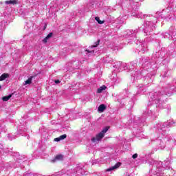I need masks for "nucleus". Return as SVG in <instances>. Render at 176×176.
Returning a JSON list of instances; mask_svg holds the SVG:
<instances>
[{"label":"nucleus","mask_w":176,"mask_h":176,"mask_svg":"<svg viewBox=\"0 0 176 176\" xmlns=\"http://www.w3.org/2000/svg\"><path fill=\"white\" fill-rule=\"evenodd\" d=\"M99 43H100V40H98L97 43H95V45H92L91 48L94 49V47H97V46H98Z\"/></svg>","instance_id":"7c9ffc66"},{"label":"nucleus","mask_w":176,"mask_h":176,"mask_svg":"<svg viewBox=\"0 0 176 176\" xmlns=\"http://www.w3.org/2000/svg\"><path fill=\"white\" fill-rule=\"evenodd\" d=\"M106 89L107 87L105 85H102L98 89V93H102V91H104V90H105Z\"/></svg>","instance_id":"a878e982"},{"label":"nucleus","mask_w":176,"mask_h":176,"mask_svg":"<svg viewBox=\"0 0 176 176\" xmlns=\"http://www.w3.org/2000/svg\"><path fill=\"white\" fill-rule=\"evenodd\" d=\"M175 122L171 121L169 122H164L163 124H162L161 123H158L157 124V127L158 129H160V131H162V130H166L167 132V129H166V127H167V126H173V124H174Z\"/></svg>","instance_id":"9d476101"},{"label":"nucleus","mask_w":176,"mask_h":176,"mask_svg":"<svg viewBox=\"0 0 176 176\" xmlns=\"http://www.w3.org/2000/svg\"><path fill=\"white\" fill-rule=\"evenodd\" d=\"M113 82H115L116 83H119V80H118V78H115V77H113Z\"/></svg>","instance_id":"2f4dec72"},{"label":"nucleus","mask_w":176,"mask_h":176,"mask_svg":"<svg viewBox=\"0 0 176 176\" xmlns=\"http://www.w3.org/2000/svg\"><path fill=\"white\" fill-rule=\"evenodd\" d=\"M7 78H9V74H3L0 76V82L2 81V80H5V79H6Z\"/></svg>","instance_id":"5701e85b"},{"label":"nucleus","mask_w":176,"mask_h":176,"mask_svg":"<svg viewBox=\"0 0 176 176\" xmlns=\"http://www.w3.org/2000/svg\"><path fill=\"white\" fill-rule=\"evenodd\" d=\"M86 52H87V53H94V50H87Z\"/></svg>","instance_id":"72a5a7b5"},{"label":"nucleus","mask_w":176,"mask_h":176,"mask_svg":"<svg viewBox=\"0 0 176 176\" xmlns=\"http://www.w3.org/2000/svg\"><path fill=\"white\" fill-rule=\"evenodd\" d=\"M148 164L153 166V168L150 171L151 176H167L164 175L165 170H167L170 166L169 161H165L163 166V162L160 161H155L153 159L148 160Z\"/></svg>","instance_id":"f257e3e1"},{"label":"nucleus","mask_w":176,"mask_h":176,"mask_svg":"<svg viewBox=\"0 0 176 176\" xmlns=\"http://www.w3.org/2000/svg\"><path fill=\"white\" fill-rule=\"evenodd\" d=\"M55 83H56V85H58V83H60V80H55Z\"/></svg>","instance_id":"f704fd0d"},{"label":"nucleus","mask_w":176,"mask_h":176,"mask_svg":"<svg viewBox=\"0 0 176 176\" xmlns=\"http://www.w3.org/2000/svg\"><path fill=\"white\" fill-rule=\"evenodd\" d=\"M175 89V88H174V87L168 85V87H166L165 89L166 96H171L174 93Z\"/></svg>","instance_id":"f8f14e48"},{"label":"nucleus","mask_w":176,"mask_h":176,"mask_svg":"<svg viewBox=\"0 0 176 176\" xmlns=\"http://www.w3.org/2000/svg\"><path fill=\"white\" fill-rule=\"evenodd\" d=\"M176 34V30H174L173 28L170 29V33L166 32L165 34H162V36L165 38L168 39H173L174 36Z\"/></svg>","instance_id":"6e6552de"},{"label":"nucleus","mask_w":176,"mask_h":176,"mask_svg":"<svg viewBox=\"0 0 176 176\" xmlns=\"http://www.w3.org/2000/svg\"><path fill=\"white\" fill-rule=\"evenodd\" d=\"M53 36V33L50 32L47 35V36L43 40V43H47V41Z\"/></svg>","instance_id":"aec40b11"},{"label":"nucleus","mask_w":176,"mask_h":176,"mask_svg":"<svg viewBox=\"0 0 176 176\" xmlns=\"http://www.w3.org/2000/svg\"><path fill=\"white\" fill-rule=\"evenodd\" d=\"M144 91V89H142V87H139V89L138 91L137 94H142Z\"/></svg>","instance_id":"c756f323"},{"label":"nucleus","mask_w":176,"mask_h":176,"mask_svg":"<svg viewBox=\"0 0 176 176\" xmlns=\"http://www.w3.org/2000/svg\"><path fill=\"white\" fill-rule=\"evenodd\" d=\"M136 33H137L136 30L133 31V30H128L126 32L125 35H127L128 36H131V37L134 36V37H135V34Z\"/></svg>","instance_id":"2eb2a0df"},{"label":"nucleus","mask_w":176,"mask_h":176,"mask_svg":"<svg viewBox=\"0 0 176 176\" xmlns=\"http://www.w3.org/2000/svg\"><path fill=\"white\" fill-rule=\"evenodd\" d=\"M63 159H64V156L61 154H59V155H58L55 157L53 162H57V161L63 160Z\"/></svg>","instance_id":"4be33fe9"},{"label":"nucleus","mask_w":176,"mask_h":176,"mask_svg":"<svg viewBox=\"0 0 176 176\" xmlns=\"http://www.w3.org/2000/svg\"><path fill=\"white\" fill-rule=\"evenodd\" d=\"M10 98H12V94H10L7 96H3L2 98L3 101H9V100H10Z\"/></svg>","instance_id":"bb28decb"},{"label":"nucleus","mask_w":176,"mask_h":176,"mask_svg":"<svg viewBox=\"0 0 176 176\" xmlns=\"http://www.w3.org/2000/svg\"><path fill=\"white\" fill-rule=\"evenodd\" d=\"M137 17H140V19H146V21L143 25V31L146 35H151V32L154 31L156 28V23H157V18L156 16H153V15H150L148 16L146 14H138L136 15Z\"/></svg>","instance_id":"f03ea898"},{"label":"nucleus","mask_w":176,"mask_h":176,"mask_svg":"<svg viewBox=\"0 0 176 176\" xmlns=\"http://www.w3.org/2000/svg\"><path fill=\"white\" fill-rule=\"evenodd\" d=\"M23 162H24L23 160L18 158L15 162L16 165H13L11 167H14V168H16V167H19V166H20V164H21Z\"/></svg>","instance_id":"a211bd4d"},{"label":"nucleus","mask_w":176,"mask_h":176,"mask_svg":"<svg viewBox=\"0 0 176 176\" xmlns=\"http://www.w3.org/2000/svg\"><path fill=\"white\" fill-rule=\"evenodd\" d=\"M140 76H141V72H136L133 76V77L136 78V79H140Z\"/></svg>","instance_id":"393cba45"},{"label":"nucleus","mask_w":176,"mask_h":176,"mask_svg":"<svg viewBox=\"0 0 176 176\" xmlns=\"http://www.w3.org/2000/svg\"><path fill=\"white\" fill-rule=\"evenodd\" d=\"M109 130V127H105L100 133H99L95 138L91 139L92 142H98L100 140L104 138V135H105V133Z\"/></svg>","instance_id":"39448f33"},{"label":"nucleus","mask_w":176,"mask_h":176,"mask_svg":"<svg viewBox=\"0 0 176 176\" xmlns=\"http://www.w3.org/2000/svg\"><path fill=\"white\" fill-rule=\"evenodd\" d=\"M95 20L98 23V24H104V21H100V17H95Z\"/></svg>","instance_id":"c85d7f7f"},{"label":"nucleus","mask_w":176,"mask_h":176,"mask_svg":"<svg viewBox=\"0 0 176 176\" xmlns=\"http://www.w3.org/2000/svg\"><path fill=\"white\" fill-rule=\"evenodd\" d=\"M6 5H17L19 0H8L5 1Z\"/></svg>","instance_id":"dca6fc26"},{"label":"nucleus","mask_w":176,"mask_h":176,"mask_svg":"<svg viewBox=\"0 0 176 176\" xmlns=\"http://www.w3.org/2000/svg\"><path fill=\"white\" fill-rule=\"evenodd\" d=\"M32 82V76L29 78L26 81H25L23 85L25 86L27 85H31Z\"/></svg>","instance_id":"b1692460"},{"label":"nucleus","mask_w":176,"mask_h":176,"mask_svg":"<svg viewBox=\"0 0 176 176\" xmlns=\"http://www.w3.org/2000/svg\"><path fill=\"white\" fill-rule=\"evenodd\" d=\"M133 159H137L138 157V154L135 153L132 156Z\"/></svg>","instance_id":"473e14b6"},{"label":"nucleus","mask_w":176,"mask_h":176,"mask_svg":"<svg viewBox=\"0 0 176 176\" xmlns=\"http://www.w3.org/2000/svg\"><path fill=\"white\" fill-rule=\"evenodd\" d=\"M141 0H133V2H136V3H138Z\"/></svg>","instance_id":"e433bc0d"},{"label":"nucleus","mask_w":176,"mask_h":176,"mask_svg":"<svg viewBox=\"0 0 176 176\" xmlns=\"http://www.w3.org/2000/svg\"><path fill=\"white\" fill-rule=\"evenodd\" d=\"M24 131H26V129H25Z\"/></svg>","instance_id":"ea45409f"},{"label":"nucleus","mask_w":176,"mask_h":176,"mask_svg":"<svg viewBox=\"0 0 176 176\" xmlns=\"http://www.w3.org/2000/svg\"><path fill=\"white\" fill-rule=\"evenodd\" d=\"M106 109H107V107H105V104H102L98 107V112H104V111H105Z\"/></svg>","instance_id":"412c9836"},{"label":"nucleus","mask_w":176,"mask_h":176,"mask_svg":"<svg viewBox=\"0 0 176 176\" xmlns=\"http://www.w3.org/2000/svg\"><path fill=\"white\" fill-rule=\"evenodd\" d=\"M144 81L146 83H152L153 82V79H152V76L151 74H148L146 77H144Z\"/></svg>","instance_id":"f3484780"},{"label":"nucleus","mask_w":176,"mask_h":176,"mask_svg":"<svg viewBox=\"0 0 176 176\" xmlns=\"http://www.w3.org/2000/svg\"><path fill=\"white\" fill-rule=\"evenodd\" d=\"M65 138H67V135L64 134L60 135L58 138H56L54 140V141H55L56 142H58L59 141H61L62 140H65Z\"/></svg>","instance_id":"6ab92c4d"},{"label":"nucleus","mask_w":176,"mask_h":176,"mask_svg":"<svg viewBox=\"0 0 176 176\" xmlns=\"http://www.w3.org/2000/svg\"><path fill=\"white\" fill-rule=\"evenodd\" d=\"M148 115H151V114H153V111H152L151 110H150V111H148Z\"/></svg>","instance_id":"c9c22d12"},{"label":"nucleus","mask_w":176,"mask_h":176,"mask_svg":"<svg viewBox=\"0 0 176 176\" xmlns=\"http://www.w3.org/2000/svg\"><path fill=\"white\" fill-rule=\"evenodd\" d=\"M149 97L153 102H155V104H159L160 102V94L157 92H151L149 94Z\"/></svg>","instance_id":"423d86ee"},{"label":"nucleus","mask_w":176,"mask_h":176,"mask_svg":"<svg viewBox=\"0 0 176 176\" xmlns=\"http://www.w3.org/2000/svg\"><path fill=\"white\" fill-rule=\"evenodd\" d=\"M164 78H166L167 76V72H165V74L163 75Z\"/></svg>","instance_id":"4c0bfd02"},{"label":"nucleus","mask_w":176,"mask_h":176,"mask_svg":"<svg viewBox=\"0 0 176 176\" xmlns=\"http://www.w3.org/2000/svg\"><path fill=\"white\" fill-rule=\"evenodd\" d=\"M6 153H9V151H8L7 150L5 151Z\"/></svg>","instance_id":"58836bf2"},{"label":"nucleus","mask_w":176,"mask_h":176,"mask_svg":"<svg viewBox=\"0 0 176 176\" xmlns=\"http://www.w3.org/2000/svg\"><path fill=\"white\" fill-rule=\"evenodd\" d=\"M0 170H1V168H0Z\"/></svg>","instance_id":"a19ab883"},{"label":"nucleus","mask_w":176,"mask_h":176,"mask_svg":"<svg viewBox=\"0 0 176 176\" xmlns=\"http://www.w3.org/2000/svg\"><path fill=\"white\" fill-rule=\"evenodd\" d=\"M142 67L143 68H144V69H148V68H151L152 65V63L148 61V59H146V58H142Z\"/></svg>","instance_id":"9b49d317"},{"label":"nucleus","mask_w":176,"mask_h":176,"mask_svg":"<svg viewBox=\"0 0 176 176\" xmlns=\"http://www.w3.org/2000/svg\"><path fill=\"white\" fill-rule=\"evenodd\" d=\"M83 166L80 165V166H76V167L74 169H71L67 171V175L69 176H72L73 175L75 174V173H76V174H78V175H87V174H89L88 171L85 170V169H83Z\"/></svg>","instance_id":"20e7f679"},{"label":"nucleus","mask_w":176,"mask_h":176,"mask_svg":"<svg viewBox=\"0 0 176 176\" xmlns=\"http://www.w3.org/2000/svg\"><path fill=\"white\" fill-rule=\"evenodd\" d=\"M160 135L159 136L158 139L157 140V144H159L160 149H164L166 147V141H170L172 144H174V140L171 138L169 140L167 139V131L162 130L160 131Z\"/></svg>","instance_id":"7ed1b4c3"},{"label":"nucleus","mask_w":176,"mask_h":176,"mask_svg":"<svg viewBox=\"0 0 176 176\" xmlns=\"http://www.w3.org/2000/svg\"><path fill=\"white\" fill-rule=\"evenodd\" d=\"M157 14H160V17L162 19H171V13L168 8L164 10L162 12H157Z\"/></svg>","instance_id":"0eeeda50"},{"label":"nucleus","mask_w":176,"mask_h":176,"mask_svg":"<svg viewBox=\"0 0 176 176\" xmlns=\"http://www.w3.org/2000/svg\"><path fill=\"white\" fill-rule=\"evenodd\" d=\"M121 164H122L120 162H118V163L116 164L113 166H111V167L107 168L106 171H107V172L113 171V170H116V168H119V167H120Z\"/></svg>","instance_id":"4468645a"},{"label":"nucleus","mask_w":176,"mask_h":176,"mask_svg":"<svg viewBox=\"0 0 176 176\" xmlns=\"http://www.w3.org/2000/svg\"><path fill=\"white\" fill-rule=\"evenodd\" d=\"M139 49H141V51L143 53H146V52H148V45L146 43H143L140 44V45L139 46Z\"/></svg>","instance_id":"ddd939ff"},{"label":"nucleus","mask_w":176,"mask_h":176,"mask_svg":"<svg viewBox=\"0 0 176 176\" xmlns=\"http://www.w3.org/2000/svg\"><path fill=\"white\" fill-rule=\"evenodd\" d=\"M136 137L143 138L144 134H142V131L140 132L138 129V131L136 132Z\"/></svg>","instance_id":"cd10ccee"},{"label":"nucleus","mask_w":176,"mask_h":176,"mask_svg":"<svg viewBox=\"0 0 176 176\" xmlns=\"http://www.w3.org/2000/svg\"><path fill=\"white\" fill-rule=\"evenodd\" d=\"M118 67L122 71H123L124 69H129H129H133V68L134 67V63H131L128 66L127 63H120L118 65Z\"/></svg>","instance_id":"1a4fd4ad"}]
</instances>
